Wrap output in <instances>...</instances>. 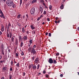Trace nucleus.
<instances>
[{
    "label": "nucleus",
    "instance_id": "b1692460",
    "mask_svg": "<svg viewBox=\"0 0 79 79\" xmlns=\"http://www.w3.org/2000/svg\"><path fill=\"white\" fill-rule=\"evenodd\" d=\"M12 36V33H10L9 34V37L10 38H11Z\"/></svg>",
    "mask_w": 79,
    "mask_h": 79
},
{
    "label": "nucleus",
    "instance_id": "4d7b16f0",
    "mask_svg": "<svg viewBox=\"0 0 79 79\" xmlns=\"http://www.w3.org/2000/svg\"><path fill=\"white\" fill-rule=\"evenodd\" d=\"M14 61L15 63H17V62H16V61H15V59H14Z\"/></svg>",
    "mask_w": 79,
    "mask_h": 79
},
{
    "label": "nucleus",
    "instance_id": "cd10ccee",
    "mask_svg": "<svg viewBox=\"0 0 79 79\" xmlns=\"http://www.w3.org/2000/svg\"><path fill=\"white\" fill-rule=\"evenodd\" d=\"M55 22L56 24H58V23H60V21H58V22H57V21H55Z\"/></svg>",
    "mask_w": 79,
    "mask_h": 79
},
{
    "label": "nucleus",
    "instance_id": "6ab92c4d",
    "mask_svg": "<svg viewBox=\"0 0 79 79\" xmlns=\"http://www.w3.org/2000/svg\"><path fill=\"white\" fill-rule=\"evenodd\" d=\"M52 6L51 5H49V8L50 10H52Z\"/></svg>",
    "mask_w": 79,
    "mask_h": 79
},
{
    "label": "nucleus",
    "instance_id": "0e129e2a",
    "mask_svg": "<svg viewBox=\"0 0 79 79\" xmlns=\"http://www.w3.org/2000/svg\"><path fill=\"white\" fill-rule=\"evenodd\" d=\"M8 52L9 53H10V49H9L8 50Z\"/></svg>",
    "mask_w": 79,
    "mask_h": 79
},
{
    "label": "nucleus",
    "instance_id": "f3484780",
    "mask_svg": "<svg viewBox=\"0 0 79 79\" xmlns=\"http://www.w3.org/2000/svg\"><path fill=\"white\" fill-rule=\"evenodd\" d=\"M22 32H23V33L25 32V31L24 30V27L22 28Z\"/></svg>",
    "mask_w": 79,
    "mask_h": 79
},
{
    "label": "nucleus",
    "instance_id": "72a5a7b5",
    "mask_svg": "<svg viewBox=\"0 0 79 79\" xmlns=\"http://www.w3.org/2000/svg\"><path fill=\"white\" fill-rule=\"evenodd\" d=\"M56 56H58L59 55H60V54L59 53L57 52L56 53Z\"/></svg>",
    "mask_w": 79,
    "mask_h": 79
},
{
    "label": "nucleus",
    "instance_id": "603ef678",
    "mask_svg": "<svg viewBox=\"0 0 79 79\" xmlns=\"http://www.w3.org/2000/svg\"><path fill=\"white\" fill-rule=\"evenodd\" d=\"M28 0H24V2H25V3H26L27 1Z\"/></svg>",
    "mask_w": 79,
    "mask_h": 79
},
{
    "label": "nucleus",
    "instance_id": "4be33fe9",
    "mask_svg": "<svg viewBox=\"0 0 79 79\" xmlns=\"http://www.w3.org/2000/svg\"><path fill=\"white\" fill-rule=\"evenodd\" d=\"M19 63H18L17 64H16V66L17 67H19Z\"/></svg>",
    "mask_w": 79,
    "mask_h": 79
},
{
    "label": "nucleus",
    "instance_id": "052dcab7",
    "mask_svg": "<svg viewBox=\"0 0 79 79\" xmlns=\"http://www.w3.org/2000/svg\"><path fill=\"white\" fill-rule=\"evenodd\" d=\"M48 32H46L45 34V35H48Z\"/></svg>",
    "mask_w": 79,
    "mask_h": 79
},
{
    "label": "nucleus",
    "instance_id": "412c9836",
    "mask_svg": "<svg viewBox=\"0 0 79 79\" xmlns=\"http://www.w3.org/2000/svg\"><path fill=\"white\" fill-rule=\"evenodd\" d=\"M14 40H15V39L14 38H13V37H12V38L11 39V40L12 42H14Z\"/></svg>",
    "mask_w": 79,
    "mask_h": 79
},
{
    "label": "nucleus",
    "instance_id": "a18cd8bd",
    "mask_svg": "<svg viewBox=\"0 0 79 79\" xmlns=\"http://www.w3.org/2000/svg\"><path fill=\"white\" fill-rule=\"evenodd\" d=\"M26 16L27 18H29V16L27 15V14L26 15Z\"/></svg>",
    "mask_w": 79,
    "mask_h": 79
},
{
    "label": "nucleus",
    "instance_id": "6e6552de",
    "mask_svg": "<svg viewBox=\"0 0 79 79\" xmlns=\"http://www.w3.org/2000/svg\"><path fill=\"white\" fill-rule=\"evenodd\" d=\"M37 0H33L31 2V3L32 4H34V3H37Z\"/></svg>",
    "mask_w": 79,
    "mask_h": 79
},
{
    "label": "nucleus",
    "instance_id": "09e8293b",
    "mask_svg": "<svg viewBox=\"0 0 79 79\" xmlns=\"http://www.w3.org/2000/svg\"><path fill=\"white\" fill-rule=\"evenodd\" d=\"M37 69H39V65H37Z\"/></svg>",
    "mask_w": 79,
    "mask_h": 79
},
{
    "label": "nucleus",
    "instance_id": "a211bd4d",
    "mask_svg": "<svg viewBox=\"0 0 79 79\" xmlns=\"http://www.w3.org/2000/svg\"><path fill=\"white\" fill-rule=\"evenodd\" d=\"M31 50H32V48H28V51H29V52H31Z\"/></svg>",
    "mask_w": 79,
    "mask_h": 79
},
{
    "label": "nucleus",
    "instance_id": "de8ad7c7",
    "mask_svg": "<svg viewBox=\"0 0 79 79\" xmlns=\"http://www.w3.org/2000/svg\"><path fill=\"white\" fill-rule=\"evenodd\" d=\"M43 3V5H44V6H45V3H44V2H42Z\"/></svg>",
    "mask_w": 79,
    "mask_h": 79
},
{
    "label": "nucleus",
    "instance_id": "7c9ffc66",
    "mask_svg": "<svg viewBox=\"0 0 79 79\" xmlns=\"http://www.w3.org/2000/svg\"><path fill=\"white\" fill-rule=\"evenodd\" d=\"M41 3H43L44 2V0H40Z\"/></svg>",
    "mask_w": 79,
    "mask_h": 79
},
{
    "label": "nucleus",
    "instance_id": "ea45409f",
    "mask_svg": "<svg viewBox=\"0 0 79 79\" xmlns=\"http://www.w3.org/2000/svg\"><path fill=\"white\" fill-rule=\"evenodd\" d=\"M16 56H18V53H16Z\"/></svg>",
    "mask_w": 79,
    "mask_h": 79
},
{
    "label": "nucleus",
    "instance_id": "c756f323",
    "mask_svg": "<svg viewBox=\"0 0 79 79\" xmlns=\"http://www.w3.org/2000/svg\"><path fill=\"white\" fill-rule=\"evenodd\" d=\"M23 3V2L22 1V0H20V5H21V4H22V3Z\"/></svg>",
    "mask_w": 79,
    "mask_h": 79
},
{
    "label": "nucleus",
    "instance_id": "473e14b6",
    "mask_svg": "<svg viewBox=\"0 0 79 79\" xmlns=\"http://www.w3.org/2000/svg\"><path fill=\"white\" fill-rule=\"evenodd\" d=\"M32 34H35V31H33Z\"/></svg>",
    "mask_w": 79,
    "mask_h": 79
},
{
    "label": "nucleus",
    "instance_id": "f704fd0d",
    "mask_svg": "<svg viewBox=\"0 0 79 79\" xmlns=\"http://www.w3.org/2000/svg\"><path fill=\"white\" fill-rule=\"evenodd\" d=\"M9 79H11V75H9Z\"/></svg>",
    "mask_w": 79,
    "mask_h": 79
},
{
    "label": "nucleus",
    "instance_id": "6e6d98bb",
    "mask_svg": "<svg viewBox=\"0 0 79 79\" xmlns=\"http://www.w3.org/2000/svg\"><path fill=\"white\" fill-rule=\"evenodd\" d=\"M35 46H36L35 45H34L33 47V48H35Z\"/></svg>",
    "mask_w": 79,
    "mask_h": 79
},
{
    "label": "nucleus",
    "instance_id": "79ce46f5",
    "mask_svg": "<svg viewBox=\"0 0 79 79\" xmlns=\"http://www.w3.org/2000/svg\"><path fill=\"white\" fill-rule=\"evenodd\" d=\"M60 77H63V74H61L60 75Z\"/></svg>",
    "mask_w": 79,
    "mask_h": 79
},
{
    "label": "nucleus",
    "instance_id": "9d476101",
    "mask_svg": "<svg viewBox=\"0 0 79 79\" xmlns=\"http://www.w3.org/2000/svg\"><path fill=\"white\" fill-rule=\"evenodd\" d=\"M23 45H24V43H23V41H22L20 43V47H22Z\"/></svg>",
    "mask_w": 79,
    "mask_h": 79
},
{
    "label": "nucleus",
    "instance_id": "a19ab883",
    "mask_svg": "<svg viewBox=\"0 0 79 79\" xmlns=\"http://www.w3.org/2000/svg\"><path fill=\"white\" fill-rule=\"evenodd\" d=\"M48 35H49V37H51V34L50 33H49L48 34Z\"/></svg>",
    "mask_w": 79,
    "mask_h": 79
},
{
    "label": "nucleus",
    "instance_id": "f257e3e1",
    "mask_svg": "<svg viewBox=\"0 0 79 79\" xmlns=\"http://www.w3.org/2000/svg\"><path fill=\"white\" fill-rule=\"evenodd\" d=\"M14 3L13 1L11 0H8L6 2V4L9 6H12L13 5Z\"/></svg>",
    "mask_w": 79,
    "mask_h": 79
},
{
    "label": "nucleus",
    "instance_id": "5701e85b",
    "mask_svg": "<svg viewBox=\"0 0 79 79\" xmlns=\"http://www.w3.org/2000/svg\"><path fill=\"white\" fill-rule=\"evenodd\" d=\"M29 42H30V44H32V40L30 39L29 41Z\"/></svg>",
    "mask_w": 79,
    "mask_h": 79
},
{
    "label": "nucleus",
    "instance_id": "7ed1b4c3",
    "mask_svg": "<svg viewBox=\"0 0 79 79\" xmlns=\"http://www.w3.org/2000/svg\"><path fill=\"white\" fill-rule=\"evenodd\" d=\"M31 15H34L35 13V9L34 8H32L31 9Z\"/></svg>",
    "mask_w": 79,
    "mask_h": 79
},
{
    "label": "nucleus",
    "instance_id": "13d9d810",
    "mask_svg": "<svg viewBox=\"0 0 79 79\" xmlns=\"http://www.w3.org/2000/svg\"><path fill=\"white\" fill-rule=\"evenodd\" d=\"M2 56H0V60L1 59H2Z\"/></svg>",
    "mask_w": 79,
    "mask_h": 79
},
{
    "label": "nucleus",
    "instance_id": "5fc2aeb1",
    "mask_svg": "<svg viewBox=\"0 0 79 79\" xmlns=\"http://www.w3.org/2000/svg\"><path fill=\"white\" fill-rule=\"evenodd\" d=\"M7 37H9V34H8H8L7 35Z\"/></svg>",
    "mask_w": 79,
    "mask_h": 79
},
{
    "label": "nucleus",
    "instance_id": "2f4dec72",
    "mask_svg": "<svg viewBox=\"0 0 79 79\" xmlns=\"http://www.w3.org/2000/svg\"><path fill=\"white\" fill-rule=\"evenodd\" d=\"M46 11L45 10H44V12L43 14L44 15H46Z\"/></svg>",
    "mask_w": 79,
    "mask_h": 79
},
{
    "label": "nucleus",
    "instance_id": "69168bd1",
    "mask_svg": "<svg viewBox=\"0 0 79 79\" xmlns=\"http://www.w3.org/2000/svg\"><path fill=\"white\" fill-rule=\"evenodd\" d=\"M25 18V15H24L23 16V18L24 19Z\"/></svg>",
    "mask_w": 79,
    "mask_h": 79
},
{
    "label": "nucleus",
    "instance_id": "37998d69",
    "mask_svg": "<svg viewBox=\"0 0 79 79\" xmlns=\"http://www.w3.org/2000/svg\"><path fill=\"white\" fill-rule=\"evenodd\" d=\"M40 17H38L37 19V21H39V20H40Z\"/></svg>",
    "mask_w": 79,
    "mask_h": 79
},
{
    "label": "nucleus",
    "instance_id": "aec40b11",
    "mask_svg": "<svg viewBox=\"0 0 79 79\" xmlns=\"http://www.w3.org/2000/svg\"><path fill=\"white\" fill-rule=\"evenodd\" d=\"M63 8H64V6H63V4H62L60 6L61 9H63Z\"/></svg>",
    "mask_w": 79,
    "mask_h": 79
},
{
    "label": "nucleus",
    "instance_id": "e2e57ef3",
    "mask_svg": "<svg viewBox=\"0 0 79 79\" xmlns=\"http://www.w3.org/2000/svg\"><path fill=\"white\" fill-rule=\"evenodd\" d=\"M3 2V0H0V2Z\"/></svg>",
    "mask_w": 79,
    "mask_h": 79
},
{
    "label": "nucleus",
    "instance_id": "338daca9",
    "mask_svg": "<svg viewBox=\"0 0 79 79\" xmlns=\"http://www.w3.org/2000/svg\"><path fill=\"white\" fill-rule=\"evenodd\" d=\"M56 20H58V17H56Z\"/></svg>",
    "mask_w": 79,
    "mask_h": 79
},
{
    "label": "nucleus",
    "instance_id": "0eeeda50",
    "mask_svg": "<svg viewBox=\"0 0 79 79\" xmlns=\"http://www.w3.org/2000/svg\"><path fill=\"white\" fill-rule=\"evenodd\" d=\"M19 42H21V41H23V39L21 38V36H19Z\"/></svg>",
    "mask_w": 79,
    "mask_h": 79
},
{
    "label": "nucleus",
    "instance_id": "c85d7f7f",
    "mask_svg": "<svg viewBox=\"0 0 79 79\" xmlns=\"http://www.w3.org/2000/svg\"><path fill=\"white\" fill-rule=\"evenodd\" d=\"M53 61H54V64H56V63H57V62L56 61V60H53Z\"/></svg>",
    "mask_w": 79,
    "mask_h": 79
},
{
    "label": "nucleus",
    "instance_id": "423d86ee",
    "mask_svg": "<svg viewBox=\"0 0 79 79\" xmlns=\"http://www.w3.org/2000/svg\"><path fill=\"white\" fill-rule=\"evenodd\" d=\"M39 10L41 11V13H42L43 12V8L41 6H40Z\"/></svg>",
    "mask_w": 79,
    "mask_h": 79
},
{
    "label": "nucleus",
    "instance_id": "bb28decb",
    "mask_svg": "<svg viewBox=\"0 0 79 79\" xmlns=\"http://www.w3.org/2000/svg\"><path fill=\"white\" fill-rule=\"evenodd\" d=\"M36 67L35 65H34L33 66V69H36Z\"/></svg>",
    "mask_w": 79,
    "mask_h": 79
},
{
    "label": "nucleus",
    "instance_id": "680f3d73",
    "mask_svg": "<svg viewBox=\"0 0 79 79\" xmlns=\"http://www.w3.org/2000/svg\"><path fill=\"white\" fill-rule=\"evenodd\" d=\"M2 31H0V35H2Z\"/></svg>",
    "mask_w": 79,
    "mask_h": 79
},
{
    "label": "nucleus",
    "instance_id": "393cba45",
    "mask_svg": "<svg viewBox=\"0 0 79 79\" xmlns=\"http://www.w3.org/2000/svg\"><path fill=\"white\" fill-rule=\"evenodd\" d=\"M18 40H16V45H18Z\"/></svg>",
    "mask_w": 79,
    "mask_h": 79
},
{
    "label": "nucleus",
    "instance_id": "864d4df0",
    "mask_svg": "<svg viewBox=\"0 0 79 79\" xmlns=\"http://www.w3.org/2000/svg\"><path fill=\"white\" fill-rule=\"evenodd\" d=\"M26 33L27 34H29V31H27V32H26Z\"/></svg>",
    "mask_w": 79,
    "mask_h": 79
},
{
    "label": "nucleus",
    "instance_id": "4468645a",
    "mask_svg": "<svg viewBox=\"0 0 79 79\" xmlns=\"http://www.w3.org/2000/svg\"><path fill=\"white\" fill-rule=\"evenodd\" d=\"M10 64L11 66H14V64H13V61H11L10 62Z\"/></svg>",
    "mask_w": 79,
    "mask_h": 79
},
{
    "label": "nucleus",
    "instance_id": "774afa93",
    "mask_svg": "<svg viewBox=\"0 0 79 79\" xmlns=\"http://www.w3.org/2000/svg\"><path fill=\"white\" fill-rule=\"evenodd\" d=\"M1 79H4V77H2L1 78Z\"/></svg>",
    "mask_w": 79,
    "mask_h": 79
},
{
    "label": "nucleus",
    "instance_id": "f03ea898",
    "mask_svg": "<svg viewBox=\"0 0 79 79\" xmlns=\"http://www.w3.org/2000/svg\"><path fill=\"white\" fill-rule=\"evenodd\" d=\"M0 14H1V15H0V17L1 18H3V19H5V17L4 16L3 13V12H2V11L1 10H0Z\"/></svg>",
    "mask_w": 79,
    "mask_h": 79
},
{
    "label": "nucleus",
    "instance_id": "bf43d9fd",
    "mask_svg": "<svg viewBox=\"0 0 79 79\" xmlns=\"http://www.w3.org/2000/svg\"><path fill=\"white\" fill-rule=\"evenodd\" d=\"M25 73L24 72L23 73V76H25Z\"/></svg>",
    "mask_w": 79,
    "mask_h": 79
},
{
    "label": "nucleus",
    "instance_id": "9b49d317",
    "mask_svg": "<svg viewBox=\"0 0 79 79\" xmlns=\"http://www.w3.org/2000/svg\"><path fill=\"white\" fill-rule=\"evenodd\" d=\"M1 31L3 32L4 31V26H2L1 28Z\"/></svg>",
    "mask_w": 79,
    "mask_h": 79
},
{
    "label": "nucleus",
    "instance_id": "c9c22d12",
    "mask_svg": "<svg viewBox=\"0 0 79 79\" xmlns=\"http://www.w3.org/2000/svg\"><path fill=\"white\" fill-rule=\"evenodd\" d=\"M35 58V57L34 56H33L32 57L31 59L32 60H34V59Z\"/></svg>",
    "mask_w": 79,
    "mask_h": 79
},
{
    "label": "nucleus",
    "instance_id": "1a4fd4ad",
    "mask_svg": "<svg viewBox=\"0 0 79 79\" xmlns=\"http://www.w3.org/2000/svg\"><path fill=\"white\" fill-rule=\"evenodd\" d=\"M39 58H37L35 59V63H37L39 62Z\"/></svg>",
    "mask_w": 79,
    "mask_h": 79
},
{
    "label": "nucleus",
    "instance_id": "2eb2a0df",
    "mask_svg": "<svg viewBox=\"0 0 79 79\" xmlns=\"http://www.w3.org/2000/svg\"><path fill=\"white\" fill-rule=\"evenodd\" d=\"M21 15H18V16L17 17V19H19V18H21Z\"/></svg>",
    "mask_w": 79,
    "mask_h": 79
},
{
    "label": "nucleus",
    "instance_id": "58836bf2",
    "mask_svg": "<svg viewBox=\"0 0 79 79\" xmlns=\"http://www.w3.org/2000/svg\"><path fill=\"white\" fill-rule=\"evenodd\" d=\"M43 73L44 74H45V73H46V71H45V70H44V71H43Z\"/></svg>",
    "mask_w": 79,
    "mask_h": 79
},
{
    "label": "nucleus",
    "instance_id": "8fccbe9b",
    "mask_svg": "<svg viewBox=\"0 0 79 79\" xmlns=\"http://www.w3.org/2000/svg\"><path fill=\"white\" fill-rule=\"evenodd\" d=\"M10 71H13V69H12V68H10Z\"/></svg>",
    "mask_w": 79,
    "mask_h": 79
},
{
    "label": "nucleus",
    "instance_id": "4c0bfd02",
    "mask_svg": "<svg viewBox=\"0 0 79 79\" xmlns=\"http://www.w3.org/2000/svg\"><path fill=\"white\" fill-rule=\"evenodd\" d=\"M47 21H50V19H49V18H48L47 19Z\"/></svg>",
    "mask_w": 79,
    "mask_h": 79
},
{
    "label": "nucleus",
    "instance_id": "3c124183",
    "mask_svg": "<svg viewBox=\"0 0 79 79\" xmlns=\"http://www.w3.org/2000/svg\"><path fill=\"white\" fill-rule=\"evenodd\" d=\"M46 77H48V75L47 74H46Z\"/></svg>",
    "mask_w": 79,
    "mask_h": 79
},
{
    "label": "nucleus",
    "instance_id": "f8f14e48",
    "mask_svg": "<svg viewBox=\"0 0 79 79\" xmlns=\"http://www.w3.org/2000/svg\"><path fill=\"white\" fill-rule=\"evenodd\" d=\"M23 39H24V40H27V36H23Z\"/></svg>",
    "mask_w": 79,
    "mask_h": 79
},
{
    "label": "nucleus",
    "instance_id": "e433bc0d",
    "mask_svg": "<svg viewBox=\"0 0 79 79\" xmlns=\"http://www.w3.org/2000/svg\"><path fill=\"white\" fill-rule=\"evenodd\" d=\"M31 65H29L28 67L29 69H31Z\"/></svg>",
    "mask_w": 79,
    "mask_h": 79
},
{
    "label": "nucleus",
    "instance_id": "ddd939ff",
    "mask_svg": "<svg viewBox=\"0 0 79 79\" xmlns=\"http://www.w3.org/2000/svg\"><path fill=\"white\" fill-rule=\"evenodd\" d=\"M30 26L31 29H35V27H34V26H33L32 25H31Z\"/></svg>",
    "mask_w": 79,
    "mask_h": 79
},
{
    "label": "nucleus",
    "instance_id": "20e7f679",
    "mask_svg": "<svg viewBox=\"0 0 79 79\" xmlns=\"http://www.w3.org/2000/svg\"><path fill=\"white\" fill-rule=\"evenodd\" d=\"M31 53H36V52L35 51V49L34 48H32V49L31 52Z\"/></svg>",
    "mask_w": 79,
    "mask_h": 79
},
{
    "label": "nucleus",
    "instance_id": "dca6fc26",
    "mask_svg": "<svg viewBox=\"0 0 79 79\" xmlns=\"http://www.w3.org/2000/svg\"><path fill=\"white\" fill-rule=\"evenodd\" d=\"M13 5L12 7H13L14 8H16V4L13 3Z\"/></svg>",
    "mask_w": 79,
    "mask_h": 79
},
{
    "label": "nucleus",
    "instance_id": "a878e982",
    "mask_svg": "<svg viewBox=\"0 0 79 79\" xmlns=\"http://www.w3.org/2000/svg\"><path fill=\"white\" fill-rule=\"evenodd\" d=\"M3 70H5L6 69V67H4L3 68Z\"/></svg>",
    "mask_w": 79,
    "mask_h": 79
},
{
    "label": "nucleus",
    "instance_id": "39448f33",
    "mask_svg": "<svg viewBox=\"0 0 79 79\" xmlns=\"http://www.w3.org/2000/svg\"><path fill=\"white\" fill-rule=\"evenodd\" d=\"M48 62L49 63H53V60H52V59L50 58L49 59Z\"/></svg>",
    "mask_w": 79,
    "mask_h": 79
},
{
    "label": "nucleus",
    "instance_id": "49530a36",
    "mask_svg": "<svg viewBox=\"0 0 79 79\" xmlns=\"http://www.w3.org/2000/svg\"><path fill=\"white\" fill-rule=\"evenodd\" d=\"M21 55L22 56L24 55V52H22Z\"/></svg>",
    "mask_w": 79,
    "mask_h": 79
},
{
    "label": "nucleus",
    "instance_id": "c03bdc74",
    "mask_svg": "<svg viewBox=\"0 0 79 79\" xmlns=\"http://www.w3.org/2000/svg\"><path fill=\"white\" fill-rule=\"evenodd\" d=\"M43 16H43V15H41L40 16V18H43Z\"/></svg>",
    "mask_w": 79,
    "mask_h": 79
}]
</instances>
